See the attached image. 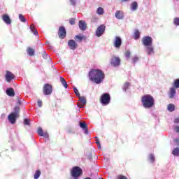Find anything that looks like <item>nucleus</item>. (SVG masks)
<instances>
[{"label":"nucleus","instance_id":"1","mask_svg":"<svg viewBox=\"0 0 179 179\" xmlns=\"http://www.w3.org/2000/svg\"><path fill=\"white\" fill-rule=\"evenodd\" d=\"M88 78L91 82L100 85L104 80V72L100 69H92L88 73Z\"/></svg>","mask_w":179,"mask_h":179},{"label":"nucleus","instance_id":"2","mask_svg":"<svg viewBox=\"0 0 179 179\" xmlns=\"http://www.w3.org/2000/svg\"><path fill=\"white\" fill-rule=\"evenodd\" d=\"M141 103L144 108H152L155 106V98L150 94H145L141 97Z\"/></svg>","mask_w":179,"mask_h":179},{"label":"nucleus","instance_id":"3","mask_svg":"<svg viewBox=\"0 0 179 179\" xmlns=\"http://www.w3.org/2000/svg\"><path fill=\"white\" fill-rule=\"evenodd\" d=\"M82 174H83V171L79 166H73L71 171V176L73 178H79Z\"/></svg>","mask_w":179,"mask_h":179},{"label":"nucleus","instance_id":"4","mask_svg":"<svg viewBox=\"0 0 179 179\" xmlns=\"http://www.w3.org/2000/svg\"><path fill=\"white\" fill-rule=\"evenodd\" d=\"M99 100L102 106H108V104H110V101H111V97L110 96V94L108 93L103 94L100 97Z\"/></svg>","mask_w":179,"mask_h":179},{"label":"nucleus","instance_id":"5","mask_svg":"<svg viewBox=\"0 0 179 179\" xmlns=\"http://www.w3.org/2000/svg\"><path fill=\"white\" fill-rule=\"evenodd\" d=\"M142 44L144 47H149L150 45H153V39L152 37L149 36H146L143 37L142 38Z\"/></svg>","mask_w":179,"mask_h":179},{"label":"nucleus","instance_id":"6","mask_svg":"<svg viewBox=\"0 0 179 179\" xmlns=\"http://www.w3.org/2000/svg\"><path fill=\"white\" fill-rule=\"evenodd\" d=\"M43 92L45 96H50L52 93V85L49 83L45 84L43 87Z\"/></svg>","mask_w":179,"mask_h":179},{"label":"nucleus","instance_id":"7","mask_svg":"<svg viewBox=\"0 0 179 179\" xmlns=\"http://www.w3.org/2000/svg\"><path fill=\"white\" fill-rule=\"evenodd\" d=\"M104 31H106V25L101 24L99 26L96 30V37H101L104 34Z\"/></svg>","mask_w":179,"mask_h":179},{"label":"nucleus","instance_id":"8","mask_svg":"<svg viewBox=\"0 0 179 179\" xmlns=\"http://www.w3.org/2000/svg\"><path fill=\"white\" fill-rule=\"evenodd\" d=\"M122 44V39L120 36H115L113 40V46L115 48H121V45Z\"/></svg>","mask_w":179,"mask_h":179},{"label":"nucleus","instance_id":"9","mask_svg":"<svg viewBox=\"0 0 179 179\" xmlns=\"http://www.w3.org/2000/svg\"><path fill=\"white\" fill-rule=\"evenodd\" d=\"M58 36L62 40H64L66 37V30L64 27H60L59 28Z\"/></svg>","mask_w":179,"mask_h":179},{"label":"nucleus","instance_id":"10","mask_svg":"<svg viewBox=\"0 0 179 179\" xmlns=\"http://www.w3.org/2000/svg\"><path fill=\"white\" fill-rule=\"evenodd\" d=\"M5 78H6V82H8V83H10V82H12V80H13V79H15V75L13 73H12V72H10L9 71H6V75H5Z\"/></svg>","mask_w":179,"mask_h":179},{"label":"nucleus","instance_id":"11","mask_svg":"<svg viewBox=\"0 0 179 179\" xmlns=\"http://www.w3.org/2000/svg\"><path fill=\"white\" fill-rule=\"evenodd\" d=\"M110 64L113 66H119L121 64V59L120 57H113L110 59Z\"/></svg>","mask_w":179,"mask_h":179},{"label":"nucleus","instance_id":"12","mask_svg":"<svg viewBox=\"0 0 179 179\" xmlns=\"http://www.w3.org/2000/svg\"><path fill=\"white\" fill-rule=\"evenodd\" d=\"M17 118H19V116L12 113L8 116V120L10 124H15Z\"/></svg>","mask_w":179,"mask_h":179},{"label":"nucleus","instance_id":"13","mask_svg":"<svg viewBox=\"0 0 179 179\" xmlns=\"http://www.w3.org/2000/svg\"><path fill=\"white\" fill-rule=\"evenodd\" d=\"M68 45L70 50H76V48H78V43L72 39L69 41Z\"/></svg>","mask_w":179,"mask_h":179},{"label":"nucleus","instance_id":"14","mask_svg":"<svg viewBox=\"0 0 179 179\" xmlns=\"http://www.w3.org/2000/svg\"><path fill=\"white\" fill-rule=\"evenodd\" d=\"M1 19L6 24H10V23H12V20H10V17H9L8 14H3Z\"/></svg>","mask_w":179,"mask_h":179},{"label":"nucleus","instance_id":"15","mask_svg":"<svg viewBox=\"0 0 179 179\" xmlns=\"http://www.w3.org/2000/svg\"><path fill=\"white\" fill-rule=\"evenodd\" d=\"M79 97V101H80V103H78V107L80 108H83V106H86V98L85 96H78Z\"/></svg>","mask_w":179,"mask_h":179},{"label":"nucleus","instance_id":"16","mask_svg":"<svg viewBox=\"0 0 179 179\" xmlns=\"http://www.w3.org/2000/svg\"><path fill=\"white\" fill-rule=\"evenodd\" d=\"M78 26L80 30H82L83 31H85V30L87 29V24H86V22L83 20L79 21Z\"/></svg>","mask_w":179,"mask_h":179},{"label":"nucleus","instance_id":"17","mask_svg":"<svg viewBox=\"0 0 179 179\" xmlns=\"http://www.w3.org/2000/svg\"><path fill=\"white\" fill-rule=\"evenodd\" d=\"M80 127L83 129L85 134L87 135L89 134V129H87V124L85 122H80Z\"/></svg>","mask_w":179,"mask_h":179},{"label":"nucleus","instance_id":"18","mask_svg":"<svg viewBox=\"0 0 179 179\" xmlns=\"http://www.w3.org/2000/svg\"><path fill=\"white\" fill-rule=\"evenodd\" d=\"M176 88L174 87H171L169 90V99H174V96H176Z\"/></svg>","mask_w":179,"mask_h":179},{"label":"nucleus","instance_id":"19","mask_svg":"<svg viewBox=\"0 0 179 179\" xmlns=\"http://www.w3.org/2000/svg\"><path fill=\"white\" fill-rule=\"evenodd\" d=\"M6 93L7 96H9L10 97H14L15 90H13V88H8L6 90Z\"/></svg>","mask_w":179,"mask_h":179},{"label":"nucleus","instance_id":"20","mask_svg":"<svg viewBox=\"0 0 179 179\" xmlns=\"http://www.w3.org/2000/svg\"><path fill=\"white\" fill-rule=\"evenodd\" d=\"M115 16L117 19L119 20L124 19V13L122 10H117Z\"/></svg>","mask_w":179,"mask_h":179},{"label":"nucleus","instance_id":"21","mask_svg":"<svg viewBox=\"0 0 179 179\" xmlns=\"http://www.w3.org/2000/svg\"><path fill=\"white\" fill-rule=\"evenodd\" d=\"M146 50L148 55H152V54H155V49L153 48L152 45L150 46H146Z\"/></svg>","mask_w":179,"mask_h":179},{"label":"nucleus","instance_id":"22","mask_svg":"<svg viewBox=\"0 0 179 179\" xmlns=\"http://www.w3.org/2000/svg\"><path fill=\"white\" fill-rule=\"evenodd\" d=\"M133 38L134 40H139V38H141V32L139 31V30L138 29L135 30Z\"/></svg>","mask_w":179,"mask_h":179},{"label":"nucleus","instance_id":"23","mask_svg":"<svg viewBox=\"0 0 179 179\" xmlns=\"http://www.w3.org/2000/svg\"><path fill=\"white\" fill-rule=\"evenodd\" d=\"M20 107L19 106H15L14 108V111L13 112H11V113L20 117Z\"/></svg>","mask_w":179,"mask_h":179},{"label":"nucleus","instance_id":"24","mask_svg":"<svg viewBox=\"0 0 179 179\" xmlns=\"http://www.w3.org/2000/svg\"><path fill=\"white\" fill-rule=\"evenodd\" d=\"M60 82L62 84V85L64 86V87L65 89H68V83H66V81L65 80V78H64V77H60L59 78Z\"/></svg>","mask_w":179,"mask_h":179},{"label":"nucleus","instance_id":"25","mask_svg":"<svg viewBox=\"0 0 179 179\" xmlns=\"http://www.w3.org/2000/svg\"><path fill=\"white\" fill-rule=\"evenodd\" d=\"M27 52L29 57L34 56V50L30 47L27 48Z\"/></svg>","mask_w":179,"mask_h":179},{"label":"nucleus","instance_id":"26","mask_svg":"<svg viewBox=\"0 0 179 179\" xmlns=\"http://www.w3.org/2000/svg\"><path fill=\"white\" fill-rule=\"evenodd\" d=\"M168 111H170V113H173L174 110H176V106L173 103H169L167 106Z\"/></svg>","mask_w":179,"mask_h":179},{"label":"nucleus","instance_id":"27","mask_svg":"<svg viewBox=\"0 0 179 179\" xmlns=\"http://www.w3.org/2000/svg\"><path fill=\"white\" fill-rule=\"evenodd\" d=\"M75 39L80 43L83 40H86V37L82 35H76L75 36Z\"/></svg>","mask_w":179,"mask_h":179},{"label":"nucleus","instance_id":"28","mask_svg":"<svg viewBox=\"0 0 179 179\" xmlns=\"http://www.w3.org/2000/svg\"><path fill=\"white\" fill-rule=\"evenodd\" d=\"M30 29H31V31H32V33L35 35V36H37V34H38V32L37 31V29H36V27H34V24H31L30 26Z\"/></svg>","mask_w":179,"mask_h":179},{"label":"nucleus","instance_id":"29","mask_svg":"<svg viewBox=\"0 0 179 179\" xmlns=\"http://www.w3.org/2000/svg\"><path fill=\"white\" fill-rule=\"evenodd\" d=\"M131 8L132 10H136V9H138V3L136 1H134L131 5Z\"/></svg>","mask_w":179,"mask_h":179},{"label":"nucleus","instance_id":"30","mask_svg":"<svg viewBox=\"0 0 179 179\" xmlns=\"http://www.w3.org/2000/svg\"><path fill=\"white\" fill-rule=\"evenodd\" d=\"M172 155H173V156L178 157V156H179V148H176L172 151Z\"/></svg>","mask_w":179,"mask_h":179},{"label":"nucleus","instance_id":"31","mask_svg":"<svg viewBox=\"0 0 179 179\" xmlns=\"http://www.w3.org/2000/svg\"><path fill=\"white\" fill-rule=\"evenodd\" d=\"M96 13L98 15H103L104 14V9L101 7H99L96 10Z\"/></svg>","mask_w":179,"mask_h":179},{"label":"nucleus","instance_id":"32","mask_svg":"<svg viewBox=\"0 0 179 179\" xmlns=\"http://www.w3.org/2000/svg\"><path fill=\"white\" fill-rule=\"evenodd\" d=\"M40 176H41V171H40V170H37L34 174V179H38Z\"/></svg>","mask_w":179,"mask_h":179},{"label":"nucleus","instance_id":"33","mask_svg":"<svg viewBox=\"0 0 179 179\" xmlns=\"http://www.w3.org/2000/svg\"><path fill=\"white\" fill-rule=\"evenodd\" d=\"M173 87L176 89L179 88V79H176L173 82Z\"/></svg>","mask_w":179,"mask_h":179},{"label":"nucleus","instance_id":"34","mask_svg":"<svg viewBox=\"0 0 179 179\" xmlns=\"http://www.w3.org/2000/svg\"><path fill=\"white\" fill-rule=\"evenodd\" d=\"M37 134L39 135V136H43L44 131H43V129L41 127L38 128Z\"/></svg>","mask_w":179,"mask_h":179},{"label":"nucleus","instance_id":"35","mask_svg":"<svg viewBox=\"0 0 179 179\" xmlns=\"http://www.w3.org/2000/svg\"><path fill=\"white\" fill-rule=\"evenodd\" d=\"M124 55L127 59H129L131 58V52L129 50L126 51Z\"/></svg>","mask_w":179,"mask_h":179},{"label":"nucleus","instance_id":"36","mask_svg":"<svg viewBox=\"0 0 179 179\" xmlns=\"http://www.w3.org/2000/svg\"><path fill=\"white\" fill-rule=\"evenodd\" d=\"M19 19L21 20L23 23L26 22V18H24V16L22 14L19 15Z\"/></svg>","mask_w":179,"mask_h":179},{"label":"nucleus","instance_id":"37","mask_svg":"<svg viewBox=\"0 0 179 179\" xmlns=\"http://www.w3.org/2000/svg\"><path fill=\"white\" fill-rule=\"evenodd\" d=\"M129 87V83H125L123 85V89L124 90V92H126L127 90H128V88Z\"/></svg>","mask_w":179,"mask_h":179},{"label":"nucleus","instance_id":"38","mask_svg":"<svg viewBox=\"0 0 179 179\" xmlns=\"http://www.w3.org/2000/svg\"><path fill=\"white\" fill-rule=\"evenodd\" d=\"M149 159L150 160L151 163H155V155H153V154H150Z\"/></svg>","mask_w":179,"mask_h":179},{"label":"nucleus","instance_id":"39","mask_svg":"<svg viewBox=\"0 0 179 179\" xmlns=\"http://www.w3.org/2000/svg\"><path fill=\"white\" fill-rule=\"evenodd\" d=\"M173 23L176 26H179V17H175L173 19Z\"/></svg>","mask_w":179,"mask_h":179},{"label":"nucleus","instance_id":"40","mask_svg":"<svg viewBox=\"0 0 179 179\" xmlns=\"http://www.w3.org/2000/svg\"><path fill=\"white\" fill-rule=\"evenodd\" d=\"M139 61V57L138 56H135L132 58V62L133 64H136Z\"/></svg>","mask_w":179,"mask_h":179},{"label":"nucleus","instance_id":"41","mask_svg":"<svg viewBox=\"0 0 179 179\" xmlns=\"http://www.w3.org/2000/svg\"><path fill=\"white\" fill-rule=\"evenodd\" d=\"M74 93H76V95L78 97L80 96V94L79 93V91H78V89H76V87H73Z\"/></svg>","mask_w":179,"mask_h":179},{"label":"nucleus","instance_id":"42","mask_svg":"<svg viewBox=\"0 0 179 179\" xmlns=\"http://www.w3.org/2000/svg\"><path fill=\"white\" fill-rule=\"evenodd\" d=\"M76 20H75V18H71L70 20H69L70 24H71V25L75 24Z\"/></svg>","mask_w":179,"mask_h":179},{"label":"nucleus","instance_id":"43","mask_svg":"<svg viewBox=\"0 0 179 179\" xmlns=\"http://www.w3.org/2000/svg\"><path fill=\"white\" fill-rule=\"evenodd\" d=\"M24 125H30V120L29 119H24Z\"/></svg>","mask_w":179,"mask_h":179},{"label":"nucleus","instance_id":"44","mask_svg":"<svg viewBox=\"0 0 179 179\" xmlns=\"http://www.w3.org/2000/svg\"><path fill=\"white\" fill-rule=\"evenodd\" d=\"M42 57H43V58H44V59H47V57H48V55H47V53L45 52H43L42 53Z\"/></svg>","mask_w":179,"mask_h":179},{"label":"nucleus","instance_id":"45","mask_svg":"<svg viewBox=\"0 0 179 179\" xmlns=\"http://www.w3.org/2000/svg\"><path fill=\"white\" fill-rule=\"evenodd\" d=\"M38 107H42L43 106V101L42 100H38Z\"/></svg>","mask_w":179,"mask_h":179},{"label":"nucleus","instance_id":"46","mask_svg":"<svg viewBox=\"0 0 179 179\" xmlns=\"http://www.w3.org/2000/svg\"><path fill=\"white\" fill-rule=\"evenodd\" d=\"M117 179H128L126 176H124L122 175H119L117 176Z\"/></svg>","mask_w":179,"mask_h":179},{"label":"nucleus","instance_id":"47","mask_svg":"<svg viewBox=\"0 0 179 179\" xmlns=\"http://www.w3.org/2000/svg\"><path fill=\"white\" fill-rule=\"evenodd\" d=\"M96 143L99 149H101V145H100V141H99V140H96Z\"/></svg>","mask_w":179,"mask_h":179},{"label":"nucleus","instance_id":"48","mask_svg":"<svg viewBox=\"0 0 179 179\" xmlns=\"http://www.w3.org/2000/svg\"><path fill=\"white\" fill-rule=\"evenodd\" d=\"M71 5H76V0H70Z\"/></svg>","mask_w":179,"mask_h":179},{"label":"nucleus","instance_id":"49","mask_svg":"<svg viewBox=\"0 0 179 179\" xmlns=\"http://www.w3.org/2000/svg\"><path fill=\"white\" fill-rule=\"evenodd\" d=\"M174 123H175V124H178V123H179V117L175 118V120H174Z\"/></svg>","mask_w":179,"mask_h":179},{"label":"nucleus","instance_id":"50","mask_svg":"<svg viewBox=\"0 0 179 179\" xmlns=\"http://www.w3.org/2000/svg\"><path fill=\"white\" fill-rule=\"evenodd\" d=\"M174 142H176V145L178 146V145H179V139H178V138H176V139L174 140Z\"/></svg>","mask_w":179,"mask_h":179},{"label":"nucleus","instance_id":"51","mask_svg":"<svg viewBox=\"0 0 179 179\" xmlns=\"http://www.w3.org/2000/svg\"><path fill=\"white\" fill-rule=\"evenodd\" d=\"M42 136H43L44 138H48L49 136H48V133H43Z\"/></svg>","mask_w":179,"mask_h":179},{"label":"nucleus","instance_id":"52","mask_svg":"<svg viewBox=\"0 0 179 179\" xmlns=\"http://www.w3.org/2000/svg\"><path fill=\"white\" fill-rule=\"evenodd\" d=\"M175 131H176V132H179V126H176L175 127Z\"/></svg>","mask_w":179,"mask_h":179},{"label":"nucleus","instance_id":"53","mask_svg":"<svg viewBox=\"0 0 179 179\" xmlns=\"http://www.w3.org/2000/svg\"><path fill=\"white\" fill-rule=\"evenodd\" d=\"M17 104H19V106H20V104H22V101H20V100L17 101Z\"/></svg>","mask_w":179,"mask_h":179},{"label":"nucleus","instance_id":"54","mask_svg":"<svg viewBox=\"0 0 179 179\" xmlns=\"http://www.w3.org/2000/svg\"><path fill=\"white\" fill-rule=\"evenodd\" d=\"M125 1H128V0H122V2H124Z\"/></svg>","mask_w":179,"mask_h":179},{"label":"nucleus","instance_id":"55","mask_svg":"<svg viewBox=\"0 0 179 179\" xmlns=\"http://www.w3.org/2000/svg\"><path fill=\"white\" fill-rule=\"evenodd\" d=\"M101 179H103V178H101Z\"/></svg>","mask_w":179,"mask_h":179}]
</instances>
